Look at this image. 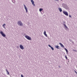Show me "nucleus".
<instances>
[{
    "label": "nucleus",
    "instance_id": "20e7f679",
    "mask_svg": "<svg viewBox=\"0 0 77 77\" xmlns=\"http://www.w3.org/2000/svg\"><path fill=\"white\" fill-rule=\"evenodd\" d=\"M17 24H18L19 26H22L23 25V24L21 21H18L17 22Z\"/></svg>",
    "mask_w": 77,
    "mask_h": 77
},
{
    "label": "nucleus",
    "instance_id": "9b49d317",
    "mask_svg": "<svg viewBox=\"0 0 77 77\" xmlns=\"http://www.w3.org/2000/svg\"><path fill=\"white\" fill-rule=\"evenodd\" d=\"M44 35H45L46 37H47V34H46V31H44Z\"/></svg>",
    "mask_w": 77,
    "mask_h": 77
},
{
    "label": "nucleus",
    "instance_id": "0eeeda50",
    "mask_svg": "<svg viewBox=\"0 0 77 77\" xmlns=\"http://www.w3.org/2000/svg\"><path fill=\"white\" fill-rule=\"evenodd\" d=\"M23 6L24 7L26 11V13H27V12H28V11H27V7L26 6V5H25L24 4L23 5Z\"/></svg>",
    "mask_w": 77,
    "mask_h": 77
},
{
    "label": "nucleus",
    "instance_id": "f3484780",
    "mask_svg": "<svg viewBox=\"0 0 77 77\" xmlns=\"http://www.w3.org/2000/svg\"><path fill=\"white\" fill-rule=\"evenodd\" d=\"M7 74H8V75H9V72L8 71H7Z\"/></svg>",
    "mask_w": 77,
    "mask_h": 77
},
{
    "label": "nucleus",
    "instance_id": "cd10ccee",
    "mask_svg": "<svg viewBox=\"0 0 77 77\" xmlns=\"http://www.w3.org/2000/svg\"><path fill=\"white\" fill-rule=\"evenodd\" d=\"M6 71L7 72V71H8V70H7L6 69Z\"/></svg>",
    "mask_w": 77,
    "mask_h": 77
},
{
    "label": "nucleus",
    "instance_id": "f8f14e48",
    "mask_svg": "<svg viewBox=\"0 0 77 77\" xmlns=\"http://www.w3.org/2000/svg\"><path fill=\"white\" fill-rule=\"evenodd\" d=\"M59 44L61 45V47H62L63 48H64V46L63 45V44H61V43H59Z\"/></svg>",
    "mask_w": 77,
    "mask_h": 77
},
{
    "label": "nucleus",
    "instance_id": "c85d7f7f",
    "mask_svg": "<svg viewBox=\"0 0 77 77\" xmlns=\"http://www.w3.org/2000/svg\"><path fill=\"white\" fill-rule=\"evenodd\" d=\"M61 0V1H62V0Z\"/></svg>",
    "mask_w": 77,
    "mask_h": 77
},
{
    "label": "nucleus",
    "instance_id": "9d476101",
    "mask_svg": "<svg viewBox=\"0 0 77 77\" xmlns=\"http://www.w3.org/2000/svg\"><path fill=\"white\" fill-rule=\"evenodd\" d=\"M48 46H49V47L51 48L52 50H53V51L54 50V48L53 47H51V45H48Z\"/></svg>",
    "mask_w": 77,
    "mask_h": 77
},
{
    "label": "nucleus",
    "instance_id": "412c9836",
    "mask_svg": "<svg viewBox=\"0 0 77 77\" xmlns=\"http://www.w3.org/2000/svg\"><path fill=\"white\" fill-rule=\"evenodd\" d=\"M69 17H70V18H72V16H71V15H69Z\"/></svg>",
    "mask_w": 77,
    "mask_h": 77
},
{
    "label": "nucleus",
    "instance_id": "b1692460",
    "mask_svg": "<svg viewBox=\"0 0 77 77\" xmlns=\"http://www.w3.org/2000/svg\"><path fill=\"white\" fill-rule=\"evenodd\" d=\"M3 27L4 28H5V26H3Z\"/></svg>",
    "mask_w": 77,
    "mask_h": 77
},
{
    "label": "nucleus",
    "instance_id": "2eb2a0df",
    "mask_svg": "<svg viewBox=\"0 0 77 77\" xmlns=\"http://www.w3.org/2000/svg\"><path fill=\"white\" fill-rule=\"evenodd\" d=\"M60 47L59 46H57L55 47V48H57V49H59Z\"/></svg>",
    "mask_w": 77,
    "mask_h": 77
},
{
    "label": "nucleus",
    "instance_id": "ddd939ff",
    "mask_svg": "<svg viewBox=\"0 0 77 77\" xmlns=\"http://www.w3.org/2000/svg\"><path fill=\"white\" fill-rule=\"evenodd\" d=\"M58 9L60 12H61L62 11V8H59Z\"/></svg>",
    "mask_w": 77,
    "mask_h": 77
},
{
    "label": "nucleus",
    "instance_id": "a211bd4d",
    "mask_svg": "<svg viewBox=\"0 0 77 77\" xmlns=\"http://www.w3.org/2000/svg\"><path fill=\"white\" fill-rule=\"evenodd\" d=\"M12 2L14 3H15V0H13Z\"/></svg>",
    "mask_w": 77,
    "mask_h": 77
},
{
    "label": "nucleus",
    "instance_id": "bb28decb",
    "mask_svg": "<svg viewBox=\"0 0 77 77\" xmlns=\"http://www.w3.org/2000/svg\"><path fill=\"white\" fill-rule=\"evenodd\" d=\"M59 68H60V66H59Z\"/></svg>",
    "mask_w": 77,
    "mask_h": 77
},
{
    "label": "nucleus",
    "instance_id": "f257e3e1",
    "mask_svg": "<svg viewBox=\"0 0 77 77\" xmlns=\"http://www.w3.org/2000/svg\"><path fill=\"white\" fill-rule=\"evenodd\" d=\"M63 25L64 26V27H65V29L66 30H68V28L66 26V25L65 24L66 23H65V22L63 21Z\"/></svg>",
    "mask_w": 77,
    "mask_h": 77
},
{
    "label": "nucleus",
    "instance_id": "39448f33",
    "mask_svg": "<svg viewBox=\"0 0 77 77\" xmlns=\"http://www.w3.org/2000/svg\"><path fill=\"white\" fill-rule=\"evenodd\" d=\"M0 34H1V35L3 37H5L6 36V35L5 34H4L3 32L2 31H1L0 32Z\"/></svg>",
    "mask_w": 77,
    "mask_h": 77
},
{
    "label": "nucleus",
    "instance_id": "4be33fe9",
    "mask_svg": "<svg viewBox=\"0 0 77 77\" xmlns=\"http://www.w3.org/2000/svg\"><path fill=\"white\" fill-rule=\"evenodd\" d=\"M76 73V74H77V72H76V71H75V70L74 71Z\"/></svg>",
    "mask_w": 77,
    "mask_h": 77
},
{
    "label": "nucleus",
    "instance_id": "dca6fc26",
    "mask_svg": "<svg viewBox=\"0 0 77 77\" xmlns=\"http://www.w3.org/2000/svg\"><path fill=\"white\" fill-rule=\"evenodd\" d=\"M40 12H41V11H43V9L42 8H40L39 9Z\"/></svg>",
    "mask_w": 77,
    "mask_h": 77
},
{
    "label": "nucleus",
    "instance_id": "5701e85b",
    "mask_svg": "<svg viewBox=\"0 0 77 77\" xmlns=\"http://www.w3.org/2000/svg\"><path fill=\"white\" fill-rule=\"evenodd\" d=\"M55 1H56V2H58L59 1V0H54Z\"/></svg>",
    "mask_w": 77,
    "mask_h": 77
},
{
    "label": "nucleus",
    "instance_id": "6ab92c4d",
    "mask_svg": "<svg viewBox=\"0 0 77 77\" xmlns=\"http://www.w3.org/2000/svg\"><path fill=\"white\" fill-rule=\"evenodd\" d=\"M5 25H6V24L5 23L3 24L2 25L3 27L4 26H5Z\"/></svg>",
    "mask_w": 77,
    "mask_h": 77
},
{
    "label": "nucleus",
    "instance_id": "393cba45",
    "mask_svg": "<svg viewBox=\"0 0 77 77\" xmlns=\"http://www.w3.org/2000/svg\"><path fill=\"white\" fill-rule=\"evenodd\" d=\"M19 48V47L18 46H17V48Z\"/></svg>",
    "mask_w": 77,
    "mask_h": 77
},
{
    "label": "nucleus",
    "instance_id": "f03ea898",
    "mask_svg": "<svg viewBox=\"0 0 77 77\" xmlns=\"http://www.w3.org/2000/svg\"><path fill=\"white\" fill-rule=\"evenodd\" d=\"M62 6L64 8H65V9H67L68 8V6H67V5H66L64 3L62 4Z\"/></svg>",
    "mask_w": 77,
    "mask_h": 77
},
{
    "label": "nucleus",
    "instance_id": "423d86ee",
    "mask_svg": "<svg viewBox=\"0 0 77 77\" xmlns=\"http://www.w3.org/2000/svg\"><path fill=\"white\" fill-rule=\"evenodd\" d=\"M63 13L64 14V15H66V16H68V13L67 12L63 11Z\"/></svg>",
    "mask_w": 77,
    "mask_h": 77
},
{
    "label": "nucleus",
    "instance_id": "4468645a",
    "mask_svg": "<svg viewBox=\"0 0 77 77\" xmlns=\"http://www.w3.org/2000/svg\"><path fill=\"white\" fill-rule=\"evenodd\" d=\"M64 49L66 51V54H68V50H67V49L65 48H64Z\"/></svg>",
    "mask_w": 77,
    "mask_h": 77
},
{
    "label": "nucleus",
    "instance_id": "a878e982",
    "mask_svg": "<svg viewBox=\"0 0 77 77\" xmlns=\"http://www.w3.org/2000/svg\"><path fill=\"white\" fill-rule=\"evenodd\" d=\"M73 51H75V50L73 49Z\"/></svg>",
    "mask_w": 77,
    "mask_h": 77
},
{
    "label": "nucleus",
    "instance_id": "7ed1b4c3",
    "mask_svg": "<svg viewBox=\"0 0 77 77\" xmlns=\"http://www.w3.org/2000/svg\"><path fill=\"white\" fill-rule=\"evenodd\" d=\"M25 37L28 40H29V41H31V40H32L31 37L28 35H25Z\"/></svg>",
    "mask_w": 77,
    "mask_h": 77
},
{
    "label": "nucleus",
    "instance_id": "6e6552de",
    "mask_svg": "<svg viewBox=\"0 0 77 77\" xmlns=\"http://www.w3.org/2000/svg\"><path fill=\"white\" fill-rule=\"evenodd\" d=\"M30 0L31 1V3H32V4L34 6H35V4H34V3H35V2H34V1H33V0Z\"/></svg>",
    "mask_w": 77,
    "mask_h": 77
},
{
    "label": "nucleus",
    "instance_id": "aec40b11",
    "mask_svg": "<svg viewBox=\"0 0 77 77\" xmlns=\"http://www.w3.org/2000/svg\"><path fill=\"white\" fill-rule=\"evenodd\" d=\"M65 57L66 59H68V58L67 57H66V56H65Z\"/></svg>",
    "mask_w": 77,
    "mask_h": 77
},
{
    "label": "nucleus",
    "instance_id": "1a4fd4ad",
    "mask_svg": "<svg viewBox=\"0 0 77 77\" xmlns=\"http://www.w3.org/2000/svg\"><path fill=\"white\" fill-rule=\"evenodd\" d=\"M20 48L22 50L24 49V47H23V46L22 45H20Z\"/></svg>",
    "mask_w": 77,
    "mask_h": 77
}]
</instances>
